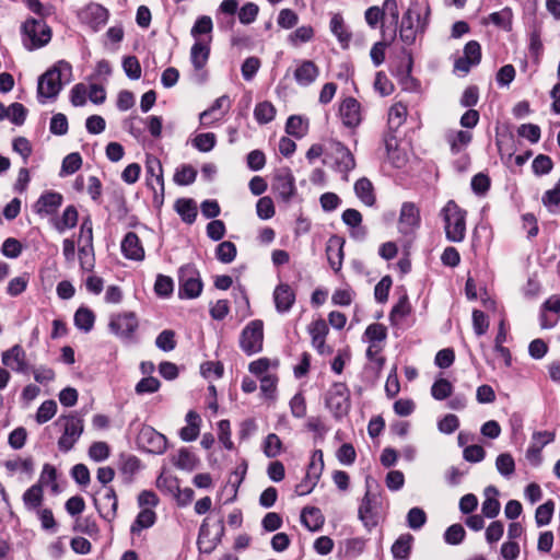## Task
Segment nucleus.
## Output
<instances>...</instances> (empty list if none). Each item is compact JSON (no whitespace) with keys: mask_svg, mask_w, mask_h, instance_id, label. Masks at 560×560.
<instances>
[{"mask_svg":"<svg viewBox=\"0 0 560 560\" xmlns=\"http://www.w3.org/2000/svg\"><path fill=\"white\" fill-rule=\"evenodd\" d=\"M72 67L69 62L60 60L43 73L38 79L37 94L42 98H56L65 83L70 82Z\"/></svg>","mask_w":560,"mask_h":560,"instance_id":"f257e3e1","label":"nucleus"},{"mask_svg":"<svg viewBox=\"0 0 560 560\" xmlns=\"http://www.w3.org/2000/svg\"><path fill=\"white\" fill-rule=\"evenodd\" d=\"M442 215L447 240L462 242L466 234V212L451 200L443 208Z\"/></svg>","mask_w":560,"mask_h":560,"instance_id":"f03ea898","label":"nucleus"},{"mask_svg":"<svg viewBox=\"0 0 560 560\" xmlns=\"http://www.w3.org/2000/svg\"><path fill=\"white\" fill-rule=\"evenodd\" d=\"M179 298L195 299L202 291L199 271L192 265H185L178 271Z\"/></svg>","mask_w":560,"mask_h":560,"instance_id":"7ed1b4c3","label":"nucleus"},{"mask_svg":"<svg viewBox=\"0 0 560 560\" xmlns=\"http://www.w3.org/2000/svg\"><path fill=\"white\" fill-rule=\"evenodd\" d=\"M326 406L336 418H341L349 412L350 393L346 384L335 383L326 396Z\"/></svg>","mask_w":560,"mask_h":560,"instance_id":"20e7f679","label":"nucleus"},{"mask_svg":"<svg viewBox=\"0 0 560 560\" xmlns=\"http://www.w3.org/2000/svg\"><path fill=\"white\" fill-rule=\"evenodd\" d=\"M264 325L259 319L252 320L242 331L240 346L247 354L257 353L262 349Z\"/></svg>","mask_w":560,"mask_h":560,"instance_id":"39448f33","label":"nucleus"},{"mask_svg":"<svg viewBox=\"0 0 560 560\" xmlns=\"http://www.w3.org/2000/svg\"><path fill=\"white\" fill-rule=\"evenodd\" d=\"M23 31L31 42L25 44L30 50L45 46L51 38L50 28L42 20H27L23 24Z\"/></svg>","mask_w":560,"mask_h":560,"instance_id":"423d86ee","label":"nucleus"},{"mask_svg":"<svg viewBox=\"0 0 560 560\" xmlns=\"http://www.w3.org/2000/svg\"><path fill=\"white\" fill-rule=\"evenodd\" d=\"M145 170L147 174L150 176L148 178V186L151 187L155 194L154 202L161 205L164 197V178L161 161L153 155H148Z\"/></svg>","mask_w":560,"mask_h":560,"instance_id":"0eeeda50","label":"nucleus"},{"mask_svg":"<svg viewBox=\"0 0 560 560\" xmlns=\"http://www.w3.org/2000/svg\"><path fill=\"white\" fill-rule=\"evenodd\" d=\"M109 329L122 339H131L138 328V319L133 313L118 314L110 317Z\"/></svg>","mask_w":560,"mask_h":560,"instance_id":"6e6552de","label":"nucleus"},{"mask_svg":"<svg viewBox=\"0 0 560 560\" xmlns=\"http://www.w3.org/2000/svg\"><path fill=\"white\" fill-rule=\"evenodd\" d=\"M273 189L284 202L290 201L295 195V178L289 168H282L276 174Z\"/></svg>","mask_w":560,"mask_h":560,"instance_id":"1a4fd4ad","label":"nucleus"},{"mask_svg":"<svg viewBox=\"0 0 560 560\" xmlns=\"http://www.w3.org/2000/svg\"><path fill=\"white\" fill-rule=\"evenodd\" d=\"M2 363L19 373H26L30 365L26 358V352L20 345H14L7 351L2 352Z\"/></svg>","mask_w":560,"mask_h":560,"instance_id":"9d476101","label":"nucleus"},{"mask_svg":"<svg viewBox=\"0 0 560 560\" xmlns=\"http://www.w3.org/2000/svg\"><path fill=\"white\" fill-rule=\"evenodd\" d=\"M377 514V498L368 490L359 508V518L365 527L373 528L378 523Z\"/></svg>","mask_w":560,"mask_h":560,"instance_id":"9b49d317","label":"nucleus"},{"mask_svg":"<svg viewBox=\"0 0 560 560\" xmlns=\"http://www.w3.org/2000/svg\"><path fill=\"white\" fill-rule=\"evenodd\" d=\"M420 21V14L413 12L411 9H408L402 15L400 28H399V37L402 43L406 45H411L415 43L418 32V24Z\"/></svg>","mask_w":560,"mask_h":560,"instance_id":"f8f14e48","label":"nucleus"},{"mask_svg":"<svg viewBox=\"0 0 560 560\" xmlns=\"http://www.w3.org/2000/svg\"><path fill=\"white\" fill-rule=\"evenodd\" d=\"M340 117L345 126L349 128L357 127L361 120V105L353 97H347L339 107Z\"/></svg>","mask_w":560,"mask_h":560,"instance_id":"ddd939ff","label":"nucleus"},{"mask_svg":"<svg viewBox=\"0 0 560 560\" xmlns=\"http://www.w3.org/2000/svg\"><path fill=\"white\" fill-rule=\"evenodd\" d=\"M62 195L56 191L43 194L34 206V210L40 217L51 215L57 212L62 203Z\"/></svg>","mask_w":560,"mask_h":560,"instance_id":"4468645a","label":"nucleus"},{"mask_svg":"<svg viewBox=\"0 0 560 560\" xmlns=\"http://www.w3.org/2000/svg\"><path fill=\"white\" fill-rule=\"evenodd\" d=\"M319 75L318 67L312 60H302L294 70V79L301 86H308Z\"/></svg>","mask_w":560,"mask_h":560,"instance_id":"2eb2a0df","label":"nucleus"},{"mask_svg":"<svg viewBox=\"0 0 560 560\" xmlns=\"http://www.w3.org/2000/svg\"><path fill=\"white\" fill-rule=\"evenodd\" d=\"M420 223V213L418 208L411 202H405L401 206L399 215V229L402 233L413 231Z\"/></svg>","mask_w":560,"mask_h":560,"instance_id":"dca6fc26","label":"nucleus"},{"mask_svg":"<svg viewBox=\"0 0 560 560\" xmlns=\"http://www.w3.org/2000/svg\"><path fill=\"white\" fill-rule=\"evenodd\" d=\"M276 308L280 313L288 312L295 302V293L287 283H280L273 292Z\"/></svg>","mask_w":560,"mask_h":560,"instance_id":"f3484780","label":"nucleus"},{"mask_svg":"<svg viewBox=\"0 0 560 560\" xmlns=\"http://www.w3.org/2000/svg\"><path fill=\"white\" fill-rule=\"evenodd\" d=\"M118 500L112 487H103V494L100 501V512L104 518L112 521L116 517Z\"/></svg>","mask_w":560,"mask_h":560,"instance_id":"a211bd4d","label":"nucleus"},{"mask_svg":"<svg viewBox=\"0 0 560 560\" xmlns=\"http://www.w3.org/2000/svg\"><path fill=\"white\" fill-rule=\"evenodd\" d=\"M140 439L148 444V448L152 453L163 454L167 448L166 438L152 428L143 429Z\"/></svg>","mask_w":560,"mask_h":560,"instance_id":"6ab92c4d","label":"nucleus"},{"mask_svg":"<svg viewBox=\"0 0 560 560\" xmlns=\"http://www.w3.org/2000/svg\"><path fill=\"white\" fill-rule=\"evenodd\" d=\"M335 165L338 171L347 174L349 171L354 168L355 162L352 153L340 142L332 143Z\"/></svg>","mask_w":560,"mask_h":560,"instance_id":"aec40b11","label":"nucleus"},{"mask_svg":"<svg viewBox=\"0 0 560 560\" xmlns=\"http://www.w3.org/2000/svg\"><path fill=\"white\" fill-rule=\"evenodd\" d=\"M121 250L129 259L142 260L144 257V249L141 246L139 237L133 232L127 233L124 237L121 242Z\"/></svg>","mask_w":560,"mask_h":560,"instance_id":"412c9836","label":"nucleus"},{"mask_svg":"<svg viewBox=\"0 0 560 560\" xmlns=\"http://www.w3.org/2000/svg\"><path fill=\"white\" fill-rule=\"evenodd\" d=\"M326 254L330 267L335 271L340 270L343 259V241L337 236L330 237L327 243Z\"/></svg>","mask_w":560,"mask_h":560,"instance_id":"4be33fe9","label":"nucleus"},{"mask_svg":"<svg viewBox=\"0 0 560 560\" xmlns=\"http://www.w3.org/2000/svg\"><path fill=\"white\" fill-rule=\"evenodd\" d=\"M472 135L469 131L448 130L445 132V140L453 154L463 151L470 143Z\"/></svg>","mask_w":560,"mask_h":560,"instance_id":"5701e85b","label":"nucleus"},{"mask_svg":"<svg viewBox=\"0 0 560 560\" xmlns=\"http://www.w3.org/2000/svg\"><path fill=\"white\" fill-rule=\"evenodd\" d=\"M324 516L319 509L314 506L304 508L301 512V523L311 532H317L324 525Z\"/></svg>","mask_w":560,"mask_h":560,"instance_id":"b1692460","label":"nucleus"},{"mask_svg":"<svg viewBox=\"0 0 560 560\" xmlns=\"http://www.w3.org/2000/svg\"><path fill=\"white\" fill-rule=\"evenodd\" d=\"M308 331L312 336V345L314 348L317 349L319 353L325 352V337L328 332V327L324 319H318L313 322L310 327Z\"/></svg>","mask_w":560,"mask_h":560,"instance_id":"393cba45","label":"nucleus"},{"mask_svg":"<svg viewBox=\"0 0 560 560\" xmlns=\"http://www.w3.org/2000/svg\"><path fill=\"white\" fill-rule=\"evenodd\" d=\"M187 425L180 429L179 436L183 441H195L199 435L200 417L190 410L186 415Z\"/></svg>","mask_w":560,"mask_h":560,"instance_id":"a878e982","label":"nucleus"},{"mask_svg":"<svg viewBox=\"0 0 560 560\" xmlns=\"http://www.w3.org/2000/svg\"><path fill=\"white\" fill-rule=\"evenodd\" d=\"M498 490L490 486L485 490V501L482 502V514L488 518H494L500 512V502L497 499Z\"/></svg>","mask_w":560,"mask_h":560,"instance_id":"bb28decb","label":"nucleus"},{"mask_svg":"<svg viewBox=\"0 0 560 560\" xmlns=\"http://www.w3.org/2000/svg\"><path fill=\"white\" fill-rule=\"evenodd\" d=\"M537 438H545L544 441L539 443H532L526 452V458L533 464V465H539L540 463V453L545 445L552 442L555 439V434L549 431H542L539 432Z\"/></svg>","mask_w":560,"mask_h":560,"instance_id":"cd10ccee","label":"nucleus"},{"mask_svg":"<svg viewBox=\"0 0 560 560\" xmlns=\"http://www.w3.org/2000/svg\"><path fill=\"white\" fill-rule=\"evenodd\" d=\"M354 191L357 197L366 206H373L375 202V195L372 183L363 177L354 184Z\"/></svg>","mask_w":560,"mask_h":560,"instance_id":"c85d7f7f","label":"nucleus"},{"mask_svg":"<svg viewBox=\"0 0 560 560\" xmlns=\"http://www.w3.org/2000/svg\"><path fill=\"white\" fill-rule=\"evenodd\" d=\"M413 537L410 534L400 535L392 546V553L395 559L406 560L411 551Z\"/></svg>","mask_w":560,"mask_h":560,"instance_id":"c756f323","label":"nucleus"},{"mask_svg":"<svg viewBox=\"0 0 560 560\" xmlns=\"http://www.w3.org/2000/svg\"><path fill=\"white\" fill-rule=\"evenodd\" d=\"M209 46L197 40L190 50V59L196 70H200L205 67L209 58Z\"/></svg>","mask_w":560,"mask_h":560,"instance_id":"7c9ffc66","label":"nucleus"},{"mask_svg":"<svg viewBox=\"0 0 560 560\" xmlns=\"http://www.w3.org/2000/svg\"><path fill=\"white\" fill-rule=\"evenodd\" d=\"M174 466L183 470H192L197 467V457L187 448H180L172 458Z\"/></svg>","mask_w":560,"mask_h":560,"instance_id":"2f4dec72","label":"nucleus"},{"mask_svg":"<svg viewBox=\"0 0 560 560\" xmlns=\"http://www.w3.org/2000/svg\"><path fill=\"white\" fill-rule=\"evenodd\" d=\"M43 487L39 483L33 485L23 494L24 506L28 511L38 509L43 502Z\"/></svg>","mask_w":560,"mask_h":560,"instance_id":"473e14b6","label":"nucleus"},{"mask_svg":"<svg viewBox=\"0 0 560 560\" xmlns=\"http://www.w3.org/2000/svg\"><path fill=\"white\" fill-rule=\"evenodd\" d=\"M407 107L402 103H395L388 110V127L390 131L397 130L406 120Z\"/></svg>","mask_w":560,"mask_h":560,"instance_id":"72a5a7b5","label":"nucleus"},{"mask_svg":"<svg viewBox=\"0 0 560 560\" xmlns=\"http://www.w3.org/2000/svg\"><path fill=\"white\" fill-rule=\"evenodd\" d=\"M78 222V211L74 206H68L59 220L55 222V228L58 232L62 233L66 230L72 229Z\"/></svg>","mask_w":560,"mask_h":560,"instance_id":"f704fd0d","label":"nucleus"},{"mask_svg":"<svg viewBox=\"0 0 560 560\" xmlns=\"http://www.w3.org/2000/svg\"><path fill=\"white\" fill-rule=\"evenodd\" d=\"M175 209L186 223H192L197 217V207L191 199H178Z\"/></svg>","mask_w":560,"mask_h":560,"instance_id":"c9c22d12","label":"nucleus"},{"mask_svg":"<svg viewBox=\"0 0 560 560\" xmlns=\"http://www.w3.org/2000/svg\"><path fill=\"white\" fill-rule=\"evenodd\" d=\"M283 451L282 441L276 433H269L262 442V452L268 458L279 456Z\"/></svg>","mask_w":560,"mask_h":560,"instance_id":"e433bc0d","label":"nucleus"},{"mask_svg":"<svg viewBox=\"0 0 560 560\" xmlns=\"http://www.w3.org/2000/svg\"><path fill=\"white\" fill-rule=\"evenodd\" d=\"M155 513L150 509L142 510L136 517V521L131 525V533L139 534L142 529L153 526L155 523Z\"/></svg>","mask_w":560,"mask_h":560,"instance_id":"4c0bfd02","label":"nucleus"},{"mask_svg":"<svg viewBox=\"0 0 560 560\" xmlns=\"http://www.w3.org/2000/svg\"><path fill=\"white\" fill-rule=\"evenodd\" d=\"M330 30L337 36L343 48H347L351 39V35L347 32L343 19L340 14H335L330 20Z\"/></svg>","mask_w":560,"mask_h":560,"instance_id":"58836bf2","label":"nucleus"},{"mask_svg":"<svg viewBox=\"0 0 560 560\" xmlns=\"http://www.w3.org/2000/svg\"><path fill=\"white\" fill-rule=\"evenodd\" d=\"M95 316L93 312L86 307H80L74 314L75 326L85 332H89L93 328Z\"/></svg>","mask_w":560,"mask_h":560,"instance_id":"ea45409f","label":"nucleus"},{"mask_svg":"<svg viewBox=\"0 0 560 560\" xmlns=\"http://www.w3.org/2000/svg\"><path fill=\"white\" fill-rule=\"evenodd\" d=\"M513 13L510 8H504L499 12H493L488 16V21L498 27L510 31L512 27Z\"/></svg>","mask_w":560,"mask_h":560,"instance_id":"a19ab883","label":"nucleus"},{"mask_svg":"<svg viewBox=\"0 0 560 560\" xmlns=\"http://www.w3.org/2000/svg\"><path fill=\"white\" fill-rule=\"evenodd\" d=\"M276 115V108L270 102L258 103L254 109V116L259 124L270 122Z\"/></svg>","mask_w":560,"mask_h":560,"instance_id":"79ce46f5","label":"nucleus"},{"mask_svg":"<svg viewBox=\"0 0 560 560\" xmlns=\"http://www.w3.org/2000/svg\"><path fill=\"white\" fill-rule=\"evenodd\" d=\"M217 258L223 264H230L236 256V246L230 241L220 243L215 250Z\"/></svg>","mask_w":560,"mask_h":560,"instance_id":"37998d69","label":"nucleus"},{"mask_svg":"<svg viewBox=\"0 0 560 560\" xmlns=\"http://www.w3.org/2000/svg\"><path fill=\"white\" fill-rule=\"evenodd\" d=\"M63 433L78 440L83 432V420L75 416L66 417Z\"/></svg>","mask_w":560,"mask_h":560,"instance_id":"c03bdc74","label":"nucleus"},{"mask_svg":"<svg viewBox=\"0 0 560 560\" xmlns=\"http://www.w3.org/2000/svg\"><path fill=\"white\" fill-rule=\"evenodd\" d=\"M85 14L93 19V28L95 30L104 25L108 19L107 10L100 4H90L85 10Z\"/></svg>","mask_w":560,"mask_h":560,"instance_id":"a18cd8bd","label":"nucleus"},{"mask_svg":"<svg viewBox=\"0 0 560 560\" xmlns=\"http://www.w3.org/2000/svg\"><path fill=\"white\" fill-rule=\"evenodd\" d=\"M307 130V125L301 116H290L287 120L285 131L296 138H302Z\"/></svg>","mask_w":560,"mask_h":560,"instance_id":"49530a36","label":"nucleus"},{"mask_svg":"<svg viewBox=\"0 0 560 560\" xmlns=\"http://www.w3.org/2000/svg\"><path fill=\"white\" fill-rule=\"evenodd\" d=\"M197 171L190 165H183L174 174V182L177 185H190L196 180Z\"/></svg>","mask_w":560,"mask_h":560,"instance_id":"de8ad7c7","label":"nucleus"},{"mask_svg":"<svg viewBox=\"0 0 560 560\" xmlns=\"http://www.w3.org/2000/svg\"><path fill=\"white\" fill-rule=\"evenodd\" d=\"M555 510L552 501H547L536 509L535 521L538 526H545L550 523Z\"/></svg>","mask_w":560,"mask_h":560,"instance_id":"09e8293b","label":"nucleus"},{"mask_svg":"<svg viewBox=\"0 0 560 560\" xmlns=\"http://www.w3.org/2000/svg\"><path fill=\"white\" fill-rule=\"evenodd\" d=\"M81 155L77 152L70 153L62 161L60 175H71L75 173L81 167Z\"/></svg>","mask_w":560,"mask_h":560,"instance_id":"8fccbe9b","label":"nucleus"},{"mask_svg":"<svg viewBox=\"0 0 560 560\" xmlns=\"http://www.w3.org/2000/svg\"><path fill=\"white\" fill-rule=\"evenodd\" d=\"M495 467L502 476L510 477L515 470V463L509 453H503L497 457Z\"/></svg>","mask_w":560,"mask_h":560,"instance_id":"3c124183","label":"nucleus"},{"mask_svg":"<svg viewBox=\"0 0 560 560\" xmlns=\"http://www.w3.org/2000/svg\"><path fill=\"white\" fill-rule=\"evenodd\" d=\"M57 411V404L54 400H45L36 412V421L43 424L49 421Z\"/></svg>","mask_w":560,"mask_h":560,"instance_id":"603ef678","label":"nucleus"},{"mask_svg":"<svg viewBox=\"0 0 560 560\" xmlns=\"http://www.w3.org/2000/svg\"><path fill=\"white\" fill-rule=\"evenodd\" d=\"M452 390L453 386L451 382H448L445 378H440L435 381L431 387V394L438 400H443L447 398L452 394Z\"/></svg>","mask_w":560,"mask_h":560,"instance_id":"864d4df0","label":"nucleus"},{"mask_svg":"<svg viewBox=\"0 0 560 560\" xmlns=\"http://www.w3.org/2000/svg\"><path fill=\"white\" fill-rule=\"evenodd\" d=\"M532 167H533V172L536 175H538V176L546 175L551 172V170L553 167V162L550 159V156L545 155V154H539L534 159Z\"/></svg>","mask_w":560,"mask_h":560,"instance_id":"5fc2aeb1","label":"nucleus"},{"mask_svg":"<svg viewBox=\"0 0 560 560\" xmlns=\"http://www.w3.org/2000/svg\"><path fill=\"white\" fill-rule=\"evenodd\" d=\"M323 468H324L323 452L320 450H316L313 453L311 463L308 465L307 478L311 479V477H313L314 480H318Z\"/></svg>","mask_w":560,"mask_h":560,"instance_id":"6e6d98bb","label":"nucleus"},{"mask_svg":"<svg viewBox=\"0 0 560 560\" xmlns=\"http://www.w3.org/2000/svg\"><path fill=\"white\" fill-rule=\"evenodd\" d=\"M407 522L411 529H419L425 524L427 515L422 509L412 508L407 514Z\"/></svg>","mask_w":560,"mask_h":560,"instance_id":"4d7b16f0","label":"nucleus"},{"mask_svg":"<svg viewBox=\"0 0 560 560\" xmlns=\"http://www.w3.org/2000/svg\"><path fill=\"white\" fill-rule=\"evenodd\" d=\"M27 110L21 103H13L8 107L7 118L14 125H22L26 118Z\"/></svg>","mask_w":560,"mask_h":560,"instance_id":"13d9d810","label":"nucleus"},{"mask_svg":"<svg viewBox=\"0 0 560 560\" xmlns=\"http://www.w3.org/2000/svg\"><path fill=\"white\" fill-rule=\"evenodd\" d=\"M465 534V529L460 524H453L446 529L444 539L450 545H458L464 540Z\"/></svg>","mask_w":560,"mask_h":560,"instance_id":"bf43d9fd","label":"nucleus"},{"mask_svg":"<svg viewBox=\"0 0 560 560\" xmlns=\"http://www.w3.org/2000/svg\"><path fill=\"white\" fill-rule=\"evenodd\" d=\"M155 345L163 351H172L176 346L174 331L170 329L163 330L156 337Z\"/></svg>","mask_w":560,"mask_h":560,"instance_id":"052dcab7","label":"nucleus"},{"mask_svg":"<svg viewBox=\"0 0 560 560\" xmlns=\"http://www.w3.org/2000/svg\"><path fill=\"white\" fill-rule=\"evenodd\" d=\"M122 68L127 77L137 80L141 77V66L135 56H128L122 61Z\"/></svg>","mask_w":560,"mask_h":560,"instance_id":"680f3d73","label":"nucleus"},{"mask_svg":"<svg viewBox=\"0 0 560 560\" xmlns=\"http://www.w3.org/2000/svg\"><path fill=\"white\" fill-rule=\"evenodd\" d=\"M257 215L262 220H268L275 215V206L270 197H262L256 205Z\"/></svg>","mask_w":560,"mask_h":560,"instance_id":"e2e57ef3","label":"nucleus"},{"mask_svg":"<svg viewBox=\"0 0 560 560\" xmlns=\"http://www.w3.org/2000/svg\"><path fill=\"white\" fill-rule=\"evenodd\" d=\"M365 336L370 342L374 343L376 341L385 340V338L387 336V330L384 325L374 323L366 327Z\"/></svg>","mask_w":560,"mask_h":560,"instance_id":"0e129e2a","label":"nucleus"},{"mask_svg":"<svg viewBox=\"0 0 560 560\" xmlns=\"http://www.w3.org/2000/svg\"><path fill=\"white\" fill-rule=\"evenodd\" d=\"M89 456L95 462L105 460L109 456V446L105 442H94L89 448Z\"/></svg>","mask_w":560,"mask_h":560,"instance_id":"69168bd1","label":"nucleus"},{"mask_svg":"<svg viewBox=\"0 0 560 560\" xmlns=\"http://www.w3.org/2000/svg\"><path fill=\"white\" fill-rule=\"evenodd\" d=\"M195 147L202 152H208L215 144V135L212 132L200 133L194 139Z\"/></svg>","mask_w":560,"mask_h":560,"instance_id":"338daca9","label":"nucleus"},{"mask_svg":"<svg viewBox=\"0 0 560 560\" xmlns=\"http://www.w3.org/2000/svg\"><path fill=\"white\" fill-rule=\"evenodd\" d=\"M541 202L549 209H551L553 206L560 205V177L556 186L544 194Z\"/></svg>","mask_w":560,"mask_h":560,"instance_id":"774afa93","label":"nucleus"}]
</instances>
